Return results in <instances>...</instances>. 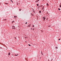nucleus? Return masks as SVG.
Masks as SVG:
<instances>
[{
  "label": "nucleus",
  "mask_w": 61,
  "mask_h": 61,
  "mask_svg": "<svg viewBox=\"0 0 61 61\" xmlns=\"http://www.w3.org/2000/svg\"><path fill=\"white\" fill-rule=\"evenodd\" d=\"M12 29H15V26H12Z\"/></svg>",
  "instance_id": "nucleus-1"
},
{
  "label": "nucleus",
  "mask_w": 61,
  "mask_h": 61,
  "mask_svg": "<svg viewBox=\"0 0 61 61\" xmlns=\"http://www.w3.org/2000/svg\"><path fill=\"white\" fill-rule=\"evenodd\" d=\"M31 25H28L27 27H30L31 26Z\"/></svg>",
  "instance_id": "nucleus-2"
},
{
  "label": "nucleus",
  "mask_w": 61,
  "mask_h": 61,
  "mask_svg": "<svg viewBox=\"0 0 61 61\" xmlns=\"http://www.w3.org/2000/svg\"><path fill=\"white\" fill-rule=\"evenodd\" d=\"M45 19H46V17H44L43 18V21H45Z\"/></svg>",
  "instance_id": "nucleus-3"
},
{
  "label": "nucleus",
  "mask_w": 61,
  "mask_h": 61,
  "mask_svg": "<svg viewBox=\"0 0 61 61\" xmlns=\"http://www.w3.org/2000/svg\"><path fill=\"white\" fill-rule=\"evenodd\" d=\"M8 54L9 56V55H10V53L9 52V53H8Z\"/></svg>",
  "instance_id": "nucleus-4"
},
{
  "label": "nucleus",
  "mask_w": 61,
  "mask_h": 61,
  "mask_svg": "<svg viewBox=\"0 0 61 61\" xmlns=\"http://www.w3.org/2000/svg\"><path fill=\"white\" fill-rule=\"evenodd\" d=\"M35 25H32V27H34V26Z\"/></svg>",
  "instance_id": "nucleus-5"
},
{
  "label": "nucleus",
  "mask_w": 61,
  "mask_h": 61,
  "mask_svg": "<svg viewBox=\"0 0 61 61\" xmlns=\"http://www.w3.org/2000/svg\"><path fill=\"white\" fill-rule=\"evenodd\" d=\"M5 5H6V4H7V5H8V3H5Z\"/></svg>",
  "instance_id": "nucleus-6"
},
{
  "label": "nucleus",
  "mask_w": 61,
  "mask_h": 61,
  "mask_svg": "<svg viewBox=\"0 0 61 61\" xmlns=\"http://www.w3.org/2000/svg\"><path fill=\"white\" fill-rule=\"evenodd\" d=\"M47 6H49V5H48V4L47 3Z\"/></svg>",
  "instance_id": "nucleus-7"
},
{
  "label": "nucleus",
  "mask_w": 61,
  "mask_h": 61,
  "mask_svg": "<svg viewBox=\"0 0 61 61\" xmlns=\"http://www.w3.org/2000/svg\"><path fill=\"white\" fill-rule=\"evenodd\" d=\"M41 11H39V13H41Z\"/></svg>",
  "instance_id": "nucleus-8"
},
{
  "label": "nucleus",
  "mask_w": 61,
  "mask_h": 61,
  "mask_svg": "<svg viewBox=\"0 0 61 61\" xmlns=\"http://www.w3.org/2000/svg\"><path fill=\"white\" fill-rule=\"evenodd\" d=\"M41 7H43V6H42V5H41Z\"/></svg>",
  "instance_id": "nucleus-9"
},
{
  "label": "nucleus",
  "mask_w": 61,
  "mask_h": 61,
  "mask_svg": "<svg viewBox=\"0 0 61 61\" xmlns=\"http://www.w3.org/2000/svg\"><path fill=\"white\" fill-rule=\"evenodd\" d=\"M44 6H43V7L42 8L43 9V10H44Z\"/></svg>",
  "instance_id": "nucleus-10"
},
{
  "label": "nucleus",
  "mask_w": 61,
  "mask_h": 61,
  "mask_svg": "<svg viewBox=\"0 0 61 61\" xmlns=\"http://www.w3.org/2000/svg\"><path fill=\"white\" fill-rule=\"evenodd\" d=\"M14 17H17V16H14Z\"/></svg>",
  "instance_id": "nucleus-11"
},
{
  "label": "nucleus",
  "mask_w": 61,
  "mask_h": 61,
  "mask_svg": "<svg viewBox=\"0 0 61 61\" xmlns=\"http://www.w3.org/2000/svg\"><path fill=\"white\" fill-rule=\"evenodd\" d=\"M56 48H57H57H58L57 47H56Z\"/></svg>",
  "instance_id": "nucleus-12"
},
{
  "label": "nucleus",
  "mask_w": 61,
  "mask_h": 61,
  "mask_svg": "<svg viewBox=\"0 0 61 61\" xmlns=\"http://www.w3.org/2000/svg\"><path fill=\"white\" fill-rule=\"evenodd\" d=\"M60 7H61V4L60 5Z\"/></svg>",
  "instance_id": "nucleus-13"
},
{
  "label": "nucleus",
  "mask_w": 61,
  "mask_h": 61,
  "mask_svg": "<svg viewBox=\"0 0 61 61\" xmlns=\"http://www.w3.org/2000/svg\"><path fill=\"white\" fill-rule=\"evenodd\" d=\"M58 10H60V9L59 8Z\"/></svg>",
  "instance_id": "nucleus-14"
},
{
  "label": "nucleus",
  "mask_w": 61,
  "mask_h": 61,
  "mask_svg": "<svg viewBox=\"0 0 61 61\" xmlns=\"http://www.w3.org/2000/svg\"><path fill=\"white\" fill-rule=\"evenodd\" d=\"M6 19H5L4 20H6Z\"/></svg>",
  "instance_id": "nucleus-15"
},
{
  "label": "nucleus",
  "mask_w": 61,
  "mask_h": 61,
  "mask_svg": "<svg viewBox=\"0 0 61 61\" xmlns=\"http://www.w3.org/2000/svg\"><path fill=\"white\" fill-rule=\"evenodd\" d=\"M38 5H39L38 4H37V6H38Z\"/></svg>",
  "instance_id": "nucleus-16"
},
{
  "label": "nucleus",
  "mask_w": 61,
  "mask_h": 61,
  "mask_svg": "<svg viewBox=\"0 0 61 61\" xmlns=\"http://www.w3.org/2000/svg\"><path fill=\"white\" fill-rule=\"evenodd\" d=\"M18 55H15V56H18Z\"/></svg>",
  "instance_id": "nucleus-17"
},
{
  "label": "nucleus",
  "mask_w": 61,
  "mask_h": 61,
  "mask_svg": "<svg viewBox=\"0 0 61 61\" xmlns=\"http://www.w3.org/2000/svg\"><path fill=\"white\" fill-rule=\"evenodd\" d=\"M14 22H15V21H13L12 22V23H14Z\"/></svg>",
  "instance_id": "nucleus-18"
},
{
  "label": "nucleus",
  "mask_w": 61,
  "mask_h": 61,
  "mask_svg": "<svg viewBox=\"0 0 61 61\" xmlns=\"http://www.w3.org/2000/svg\"><path fill=\"white\" fill-rule=\"evenodd\" d=\"M28 45L29 46H31V45H30V44H29Z\"/></svg>",
  "instance_id": "nucleus-19"
},
{
  "label": "nucleus",
  "mask_w": 61,
  "mask_h": 61,
  "mask_svg": "<svg viewBox=\"0 0 61 61\" xmlns=\"http://www.w3.org/2000/svg\"><path fill=\"white\" fill-rule=\"evenodd\" d=\"M27 22H26V23H25V24H27Z\"/></svg>",
  "instance_id": "nucleus-20"
},
{
  "label": "nucleus",
  "mask_w": 61,
  "mask_h": 61,
  "mask_svg": "<svg viewBox=\"0 0 61 61\" xmlns=\"http://www.w3.org/2000/svg\"><path fill=\"white\" fill-rule=\"evenodd\" d=\"M51 26V25H49L48 26V27H50Z\"/></svg>",
  "instance_id": "nucleus-21"
},
{
  "label": "nucleus",
  "mask_w": 61,
  "mask_h": 61,
  "mask_svg": "<svg viewBox=\"0 0 61 61\" xmlns=\"http://www.w3.org/2000/svg\"><path fill=\"white\" fill-rule=\"evenodd\" d=\"M34 30H35V29H33V31H34Z\"/></svg>",
  "instance_id": "nucleus-22"
},
{
  "label": "nucleus",
  "mask_w": 61,
  "mask_h": 61,
  "mask_svg": "<svg viewBox=\"0 0 61 61\" xmlns=\"http://www.w3.org/2000/svg\"><path fill=\"white\" fill-rule=\"evenodd\" d=\"M20 11H21V9H20Z\"/></svg>",
  "instance_id": "nucleus-23"
},
{
  "label": "nucleus",
  "mask_w": 61,
  "mask_h": 61,
  "mask_svg": "<svg viewBox=\"0 0 61 61\" xmlns=\"http://www.w3.org/2000/svg\"><path fill=\"white\" fill-rule=\"evenodd\" d=\"M59 40H60V39H59Z\"/></svg>",
  "instance_id": "nucleus-24"
},
{
  "label": "nucleus",
  "mask_w": 61,
  "mask_h": 61,
  "mask_svg": "<svg viewBox=\"0 0 61 61\" xmlns=\"http://www.w3.org/2000/svg\"><path fill=\"white\" fill-rule=\"evenodd\" d=\"M39 1V0H37V2H38V1Z\"/></svg>",
  "instance_id": "nucleus-25"
},
{
  "label": "nucleus",
  "mask_w": 61,
  "mask_h": 61,
  "mask_svg": "<svg viewBox=\"0 0 61 61\" xmlns=\"http://www.w3.org/2000/svg\"><path fill=\"white\" fill-rule=\"evenodd\" d=\"M15 39H16V38L15 37Z\"/></svg>",
  "instance_id": "nucleus-26"
},
{
  "label": "nucleus",
  "mask_w": 61,
  "mask_h": 61,
  "mask_svg": "<svg viewBox=\"0 0 61 61\" xmlns=\"http://www.w3.org/2000/svg\"><path fill=\"white\" fill-rule=\"evenodd\" d=\"M11 1H12V2L13 3V1H12V0H11Z\"/></svg>",
  "instance_id": "nucleus-27"
},
{
  "label": "nucleus",
  "mask_w": 61,
  "mask_h": 61,
  "mask_svg": "<svg viewBox=\"0 0 61 61\" xmlns=\"http://www.w3.org/2000/svg\"><path fill=\"white\" fill-rule=\"evenodd\" d=\"M43 18L44 19V17H43Z\"/></svg>",
  "instance_id": "nucleus-28"
},
{
  "label": "nucleus",
  "mask_w": 61,
  "mask_h": 61,
  "mask_svg": "<svg viewBox=\"0 0 61 61\" xmlns=\"http://www.w3.org/2000/svg\"><path fill=\"white\" fill-rule=\"evenodd\" d=\"M25 38H27V37H25Z\"/></svg>",
  "instance_id": "nucleus-29"
},
{
  "label": "nucleus",
  "mask_w": 61,
  "mask_h": 61,
  "mask_svg": "<svg viewBox=\"0 0 61 61\" xmlns=\"http://www.w3.org/2000/svg\"><path fill=\"white\" fill-rule=\"evenodd\" d=\"M31 30L32 29V28H31Z\"/></svg>",
  "instance_id": "nucleus-30"
},
{
  "label": "nucleus",
  "mask_w": 61,
  "mask_h": 61,
  "mask_svg": "<svg viewBox=\"0 0 61 61\" xmlns=\"http://www.w3.org/2000/svg\"><path fill=\"white\" fill-rule=\"evenodd\" d=\"M34 13H35V12H34Z\"/></svg>",
  "instance_id": "nucleus-31"
},
{
  "label": "nucleus",
  "mask_w": 61,
  "mask_h": 61,
  "mask_svg": "<svg viewBox=\"0 0 61 61\" xmlns=\"http://www.w3.org/2000/svg\"><path fill=\"white\" fill-rule=\"evenodd\" d=\"M0 48H2V47H1Z\"/></svg>",
  "instance_id": "nucleus-32"
},
{
  "label": "nucleus",
  "mask_w": 61,
  "mask_h": 61,
  "mask_svg": "<svg viewBox=\"0 0 61 61\" xmlns=\"http://www.w3.org/2000/svg\"><path fill=\"white\" fill-rule=\"evenodd\" d=\"M13 55H14L13 54L12 55L13 56Z\"/></svg>",
  "instance_id": "nucleus-33"
},
{
  "label": "nucleus",
  "mask_w": 61,
  "mask_h": 61,
  "mask_svg": "<svg viewBox=\"0 0 61 61\" xmlns=\"http://www.w3.org/2000/svg\"><path fill=\"white\" fill-rule=\"evenodd\" d=\"M25 42H26V41H25Z\"/></svg>",
  "instance_id": "nucleus-34"
},
{
  "label": "nucleus",
  "mask_w": 61,
  "mask_h": 61,
  "mask_svg": "<svg viewBox=\"0 0 61 61\" xmlns=\"http://www.w3.org/2000/svg\"><path fill=\"white\" fill-rule=\"evenodd\" d=\"M42 55H43V54H42Z\"/></svg>",
  "instance_id": "nucleus-35"
}]
</instances>
